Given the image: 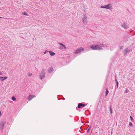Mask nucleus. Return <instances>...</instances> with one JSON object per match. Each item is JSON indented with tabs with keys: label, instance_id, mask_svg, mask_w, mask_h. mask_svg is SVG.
Returning <instances> with one entry per match:
<instances>
[{
	"label": "nucleus",
	"instance_id": "473e14b6",
	"mask_svg": "<svg viewBox=\"0 0 135 135\" xmlns=\"http://www.w3.org/2000/svg\"><path fill=\"white\" fill-rule=\"evenodd\" d=\"M92 130L91 131V132H92Z\"/></svg>",
	"mask_w": 135,
	"mask_h": 135
},
{
	"label": "nucleus",
	"instance_id": "ddd939ff",
	"mask_svg": "<svg viewBox=\"0 0 135 135\" xmlns=\"http://www.w3.org/2000/svg\"><path fill=\"white\" fill-rule=\"evenodd\" d=\"M60 48L61 49H66V48L65 45H62V47L61 46H60Z\"/></svg>",
	"mask_w": 135,
	"mask_h": 135
},
{
	"label": "nucleus",
	"instance_id": "423d86ee",
	"mask_svg": "<svg viewBox=\"0 0 135 135\" xmlns=\"http://www.w3.org/2000/svg\"><path fill=\"white\" fill-rule=\"evenodd\" d=\"M44 70L43 69L41 71V72L40 74V77L41 80L45 77V74L44 73Z\"/></svg>",
	"mask_w": 135,
	"mask_h": 135
},
{
	"label": "nucleus",
	"instance_id": "4be33fe9",
	"mask_svg": "<svg viewBox=\"0 0 135 135\" xmlns=\"http://www.w3.org/2000/svg\"><path fill=\"white\" fill-rule=\"evenodd\" d=\"M123 47V46H121L119 48H120V50H121L122 49Z\"/></svg>",
	"mask_w": 135,
	"mask_h": 135
},
{
	"label": "nucleus",
	"instance_id": "a211bd4d",
	"mask_svg": "<svg viewBox=\"0 0 135 135\" xmlns=\"http://www.w3.org/2000/svg\"><path fill=\"white\" fill-rule=\"evenodd\" d=\"M22 14L25 15H27V13L26 12H24L22 13Z\"/></svg>",
	"mask_w": 135,
	"mask_h": 135
},
{
	"label": "nucleus",
	"instance_id": "bb28decb",
	"mask_svg": "<svg viewBox=\"0 0 135 135\" xmlns=\"http://www.w3.org/2000/svg\"><path fill=\"white\" fill-rule=\"evenodd\" d=\"M3 74V73L2 72L0 71V75H2Z\"/></svg>",
	"mask_w": 135,
	"mask_h": 135
},
{
	"label": "nucleus",
	"instance_id": "2f4dec72",
	"mask_svg": "<svg viewBox=\"0 0 135 135\" xmlns=\"http://www.w3.org/2000/svg\"><path fill=\"white\" fill-rule=\"evenodd\" d=\"M2 17H0V18H2Z\"/></svg>",
	"mask_w": 135,
	"mask_h": 135
},
{
	"label": "nucleus",
	"instance_id": "cd10ccee",
	"mask_svg": "<svg viewBox=\"0 0 135 135\" xmlns=\"http://www.w3.org/2000/svg\"><path fill=\"white\" fill-rule=\"evenodd\" d=\"M2 115V113H1V111L0 110V116H1Z\"/></svg>",
	"mask_w": 135,
	"mask_h": 135
},
{
	"label": "nucleus",
	"instance_id": "2eb2a0df",
	"mask_svg": "<svg viewBox=\"0 0 135 135\" xmlns=\"http://www.w3.org/2000/svg\"><path fill=\"white\" fill-rule=\"evenodd\" d=\"M12 100L13 101H15L16 100V99L14 96H13L12 97Z\"/></svg>",
	"mask_w": 135,
	"mask_h": 135
},
{
	"label": "nucleus",
	"instance_id": "c85d7f7f",
	"mask_svg": "<svg viewBox=\"0 0 135 135\" xmlns=\"http://www.w3.org/2000/svg\"><path fill=\"white\" fill-rule=\"evenodd\" d=\"M59 44L60 45H61L62 46V45H63V44H62L61 43H59Z\"/></svg>",
	"mask_w": 135,
	"mask_h": 135
},
{
	"label": "nucleus",
	"instance_id": "5701e85b",
	"mask_svg": "<svg viewBox=\"0 0 135 135\" xmlns=\"http://www.w3.org/2000/svg\"><path fill=\"white\" fill-rule=\"evenodd\" d=\"M101 45L103 47H105V45L104 44H101Z\"/></svg>",
	"mask_w": 135,
	"mask_h": 135
},
{
	"label": "nucleus",
	"instance_id": "1a4fd4ad",
	"mask_svg": "<svg viewBox=\"0 0 135 135\" xmlns=\"http://www.w3.org/2000/svg\"><path fill=\"white\" fill-rule=\"evenodd\" d=\"M121 26L125 29H127L129 28V27L125 23H123L122 25Z\"/></svg>",
	"mask_w": 135,
	"mask_h": 135
},
{
	"label": "nucleus",
	"instance_id": "b1692460",
	"mask_svg": "<svg viewBox=\"0 0 135 135\" xmlns=\"http://www.w3.org/2000/svg\"><path fill=\"white\" fill-rule=\"evenodd\" d=\"M110 113H112V111L111 107H110Z\"/></svg>",
	"mask_w": 135,
	"mask_h": 135
},
{
	"label": "nucleus",
	"instance_id": "412c9836",
	"mask_svg": "<svg viewBox=\"0 0 135 135\" xmlns=\"http://www.w3.org/2000/svg\"><path fill=\"white\" fill-rule=\"evenodd\" d=\"M116 85H117V88H118V81H117L116 82Z\"/></svg>",
	"mask_w": 135,
	"mask_h": 135
},
{
	"label": "nucleus",
	"instance_id": "a878e982",
	"mask_svg": "<svg viewBox=\"0 0 135 135\" xmlns=\"http://www.w3.org/2000/svg\"><path fill=\"white\" fill-rule=\"evenodd\" d=\"M49 51H48L47 50H46L45 52H44V54H46V53L47 52H49Z\"/></svg>",
	"mask_w": 135,
	"mask_h": 135
},
{
	"label": "nucleus",
	"instance_id": "7ed1b4c3",
	"mask_svg": "<svg viewBox=\"0 0 135 135\" xmlns=\"http://www.w3.org/2000/svg\"><path fill=\"white\" fill-rule=\"evenodd\" d=\"M100 7L102 8L108 9H112V5L110 3L108 4L107 5L101 6Z\"/></svg>",
	"mask_w": 135,
	"mask_h": 135
},
{
	"label": "nucleus",
	"instance_id": "9d476101",
	"mask_svg": "<svg viewBox=\"0 0 135 135\" xmlns=\"http://www.w3.org/2000/svg\"><path fill=\"white\" fill-rule=\"evenodd\" d=\"M85 106V105L84 104H83L81 103H79L78 104V108H80L81 107H84Z\"/></svg>",
	"mask_w": 135,
	"mask_h": 135
},
{
	"label": "nucleus",
	"instance_id": "20e7f679",
	"mask_svg": "<svg viewBox=\"0 0 135 135\" xmlns=\"http://www.w3.org/2000/svg\"><path fill=\"white\" fill-rule=\"evenodd\" d=\"M84 49L83 47H80L77 49L75 52L74 53L75 54H77L80 53L81 51H83Z\"/></svg>",
	"mask_w": 135,
	"mask_h": 135
},
{
	"label": "nucleus",
	"instance_id": "39448f33",
	"mask_svg": "<svg viewBox=\"0 0 135 135\" xmlns=\"http://www.w3.org/2000/svg\"><path fill=\"white\" fill-rule=\"evenodd\" d=\"M6 123V122L4 121H1L0 122V129L2 130L3 129Z\"/></svg>",
	"mask_w": 135,
	"mask_h": 135
},
{
	"label": "nucleus",
	"instance_id": "4468645a",
	"mask_svg": "<svg viewBox=\"0 0 135 135\" xmlns=\"http://www.w3.org/2000/svg\"><path fill=\"white\" fill-rule=\"evenodd\" d=\"M53 68H50L49 70H48V71L50 73L52 72V71H53Z\"/></svg>",
	"mask_w": 135,
	"mask_h": 135
},
{
	"label": "nucleus",
	"instance_id": "6ab92c4d",
	"mask_svg": "<svg viewBox=\"0 0 135 135\" xmlns=\"http://www.w3.org/2000/svg\"><path fill=\"white\" fill-rule=\"evenodd\" d=\"M90 127H91L90 126L89 127V128H88V129L87 130V133H89V131L90 130Z\"/></svg>",
	"mask_w": 135,
	"mask_h": 135
},
{
	"label": "nucleus",
	"instance_id": "393cba45",
	"mask_svg": "<svg viewBox=\"0 0 135 135\" xmlns=\"http://www.w3.org/2000/svg\"><path fill=\"white\" fill-rule=\"evenodd\" d=\"M130 117L131 120L132 121L133 120V118L131 116H130Z\"/></svg>",
	"mask_w": 135,
	"mask_h": 135
},
{
	"label": "nucleus",
	"instance_id": "f8f14e48",
	"mask_svg": "<svg viewBox=\"0 0 135 135\" xmlns=\"http://www.w3.org/2000/svg\"><path fill=\"white\" fill-rule=\"evenodd\" d=\"M49 53L50 55L51 56H54L55 55V53L54 52H53L52 51H49Z\"/></svg>",
	"mask_w": 135,
	"mask_h": 135
},
{
	"label": "nucleus",
	"instance_id": "f3484780",
	"mask_svg": "<svg viewBox=\"0 0 135 135\" xmlns=\"http://www.w3.org/2000/svg\"><path fill=\"white\" fill-rule=\"evenodd\" d=\"M27 74H28V76H31L32 75V73H28Z\"/></svg>",
	"mask_w": 135,
	"mask_h": 135
},
{
	"label": "nucleus",
	"instance_id": "c756f323",
	"mask_svg": "<svg viewBox=\"0 0 135 135\" xmlns=\"http://www.w3.org/2000/svg\"><path fill=\"white\" fill-rule=\"evenodd\" d=\"M125 92L127 93L128 92V91H127V90H125Z\"/></svg>",
	"mask_w": 135,
	"mask_h": 135
},
{
	"label": "nucleus",
	"instance_id": "6e6552de",
	"mask_svg": "<svg viewBox=\"0 0 135 135\" xmlns=\"http://www.w3.org/2000/svg\"><path fill=\"white\" fill-rule=\"evenodd\" d=\"M35 97L36 96L35 95H29L28 97V98L29 101H30L33 98H35Z\"/></svg>",
	"mask_w": 135,
	"mask_h": 135
},
{
	"label": "nucleus",
	"instance_id": "dca6fc26",
	"mask_svg": "<svg viewBox=\"0 0 135 135\" xmlns=\"http://www.w3.org/2000/svg\"><path fill=\"white\" fill-rule=\"evenodd\" d=\"M105 93H106V95H106V96H107V95L108 93H109V91H108L107 88L106 89Z\"/></svg>",
	"mask_w": 135,
	"mask_h": 135
},
{
	"label": "nucleus",
	"instance_id": "9b49d317",
	"mask_svg": "<svg viewBox=\"0 0 135 135\" xmlns=\"http://www.w3.org/2000/svg\"><path fill=\"white\" fill-rule=\"evenodd\" d=\"M7 78L6 76L0 77V80L2 81Z\"/></svg>",
	"mask_w": 135,
	"mask_h": 135
},
{
	"label": "nucleus",
	"instance_id": "aec40b11",
	"mask_svg": "<svg viewBox=\"0 0 135 135\" xmlns=\"http://www.w3.org/2000/svg\"><path fill=\"white\" fill-rule=\"evenodd\" d=\"M129 125L131 127H132L133 126L132 123L131 122L129 123Z\"/></svg>",
	"mask_w": 135,
	"mask_h": 135
},
{
	"label": "nucleus",
	"instance_id": "f257e3e1",
	"mask_svg": "<svg viewBox=\"0 0 135 135\" xmlns=\"http://www.w3.org/2000/svg\"><path fill=\"white\" fill-rule=\"evenodd\" d=\"M90 47L93 50H103V48L101 46L98 44L91 45L90 46Z\"/></svg>",
	"mask_w": 135,
	"mask_h": 135
},
{
	"label": "nucleus",
	"instance_id": "7c9ffc66",
	"mask_svg": "<svg viewBox=\"0 0 135 135\" xmlns=\"http://www.w3.org/2000/svg\"><path fill=\"white\" fill-rule=\"evenodd\" d=\"M115 81H116H116H117V80L116 79H115Z\"/></svg>",
	"mask_w": 135,
	"mask_h": 135
},
{
	"label": "nucleus",
	"instance_id": "f03ea898",
	"mask_svg": "<svg viewBox=\"0 0 135 135\" xmlns=\"http://www.w3.org/2000/svg\"><path fill=\"white\" fill-rule=\"evenodd\" d=\"M87 15L86 13L84 14L82 18V21L83 23L85 25L88 22L87 20Z\"/></svg>",
	"mask_w": 135,
	"mask_h": 135
},
{
	"label": "nucleus",
	"instance_id": "0eeeda50",
	"mask_svg": "<svg viewBox=\"0 0 135 135\" xmlns=\"http://www.w3.org/2000/svg\"><path fill=\"white\" fill-rule=\"evenodd\" d=\"M130 52L129 50L127 48H126L123 51V53L124 55H126Z\"/></svg>",
	"mask_w": 135,
	"mask_h": 135
}]
</instances>
